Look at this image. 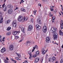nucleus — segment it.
Masks as SVG:
<instances>
[{
	"instance_id": "46",
	"label": "nucleus",
	"mask_w": 63,
	"mask_h": 63,
	"mask_svg": "<svg viewBox=\"0 0 63 63\" xmlns=\"http://www.w3.org/2000/svg\"><path fill=\"white\" fill-rule=\"evenodd\" d=\"M49 16H50V17H51V16H53V15L51 14V15H49Z\"/></svg>"
},
{
	"instance_id": "20",
	"label": "nucleus",
	"mask_w": 63,
	"mask_h": 63,
	"mask_svg": "<svg viewBox=\"0 0 63 63\" xmlns=\"http://www.w3.org/2000/svg\"><path fill=\"white\" fill-rule=\"evenodd\" d=\"M21 30L22 32H23V33H25V32H24V27L22 28L21 29Z\"/></svg>"
},
{
	"instance_id": "60",
	"label": "nucleus",
	"mask_w": 63,
	"mask_h": 63,
	"mask_svg": "<svg viewBox=\"0 0 63 63\" xmlns=\"http://www.w3.org/2000/svg\"><path fill=\"white\" fill-rule=\"evenodd\" d=\"M34 51V50L33 49L32 52H33V51Z\"/></svg>"
},
{
	"instance_id": "47",
	"label": "nucleus",
	"mask_w": 63,
	"mask_h": 63,
	"mask_svg": "<svg viewBox=\"0 0 63 63\" xmlns=\"http://www.w3.org/2000/svg\"><path fill=\"white\" fill-rule=\"evenodd\" d=\"M33 13L34 14V15H36V12H34V11L33 12Z\"/></svg>"
},
{
	"instance_id": "54",
	"label": "nucleus",
	"mask_w": 63,
	"mask_h": 63,
	"mask_svg": "<svg viewBox=\"0 0 63 63\" xmlns=\"http://www.w3.org/2000/svg\"><path fill=\"white\" fill-rule=\"evenodd\" d=\"M40 11H41V9H39L38 12H40Z\"/></svg>"
},
{
	"instance_id": "56",
	"label": "nucleus",
	"mask_w": 63,
	"mask_h": 63,
	"mask_svg": "<svg viewBox=\"0 0 63 63\" xmlns=\"http://www.w3.org/2000/svg\"><path fill=\"white\" fill-rule=\"evenodd\" d=\"M21 1H22V2H23V3L24 2V1H23V0H21Z\"/></svg>"
},
{
	"instance_id": "36",
	"label": "nucleus",
	"mask_w": 63,
	"mask_h": 63,
	"mask_svg": "<svg viewBox=\"0 0 63 63\" xmlns=\"http://www.w3.org/2000/svg\"><path fill=\"white\" fill-rule=\"evenodd\" d=\"M52 18L53 19H55V16H53L52 17Z\"/></svg>"
},
{
	"instance_id": "12",
	"label": "nucleus",
	"mask_w": 63,
	"mask_h": 63,
	"mask_svg": "<svg viewBox=\"0 0 63 63\" xmlns=\"http://www.w3.org/2000/svg\"><path fill=\"white\" fill-rule=\"evenodd\" d=\"M17 34H18V32L15 31L13 32V34L14 35H16Z\"/></svg>"
},
{
	"instance_id": "44",
	"label": "nucleus",
	"mask_w": 63,
	"mask_h": 63,
	"mask_svg": "<svg viewBox=\"0 0 63 63\" xmlns=\"http://www.w3.org/2000/svg\"><path fill=\"white\" fill-rule=\"evenodd\" d=\"M24 62L26 63H28V62H27V61L25 60L24 61Z\"/></svg>"
},
{
	"instance_id": "57",
	"label": "nucleus",
	"mask_w": 63,
	"mask_h": 63,
	"mask_svg": "<svg viewBox=\"0 0 63 63\" xmlns=\"http://www.w3.org/2000/svg\"><path fill=\"white\" fill-rule=\"evenodd\" d=\"M22 40H21L20 41H19V42H21L22 41Z\"/></svg>"
},
{
	"instance_id": "61",
	"label": "nucleus",
	"mask_w": 63,
	"mask_h": 63,
	"mask_svg": "<svg viewBox=\"0 0 63 63\" xmlns=\"http://www.w3.org/2000/svg\"><path fill=\"white\" fill-rule=\"evenodd\" d=\"M22 3V1H21V2H20V4H21V3Z\"/></svg>"
},
{
	"instance_id": "28",
	"label": "nucleus",
	"mask_w": 63,
	"mask_h": 63,
	"mask_svg": "<svg viewBox=\"0 0 63 63\" xmlns=\"http://www.w3.org/2000/svg\"><path fill=\"white\" fill-rule=\"evenodd\" d=\"M12 25H13V27H16V24H12Z\"/></svg>"
},
{
	"instance_id": "64",
	"label": "nucleus",
	"mask_w": 63,
	"mask_h": 63,
	"mask_svg": "<svg viewBox=\"0 0 63 63\" xmlns=\"http://www.w3.org/2000/svg\"><path fill=\"white\" fill-rule=\"evenodd\" d=\"M17 60H20V59L18 58V59H17Z\"/></svg>"
},
{
	"instance_id": "9",
	"label": "nucleus",
	"mask_w": 63,
	"mask_h": 63,
	"mask_svg": "<svg viewBox=\"0 0 63 63\" xmlns=\"http://www.w3.org/2000/svg\"><path fill=\"white\" fill-rule=\"evenodd\" d=\"M14 47L13 45H10L9 49L10 50H13V49H14Z\"/></svg>"
},
{
	"instance_id": "50",
	"label": "nucleus",
	"mask_w": 63,
	"mask_h": 63,
	"mask_svg": "<svg viewBox=\"0 0 63 63\" xmlns=\"http://www.w3.org/2000/svg\"><path fill=\"white\" fill-rule=\"evenodd\" d=\"M41 61L42 62H43V58H42V59L41 60Z\"/></svg>"
},
{
	"instance_id": "32",
	"label": "nucleus",
	"mask_w": 63,
	"mask_h": 63,
	"mask_svg": "<svg viewBox=\"0 0 63 63\" xmlns=\"http://www.w3.org/2000/svg\"><path fill=\"white\" fill-rule=\"evenodd\" d=\"M63 59H61L60 62V63H63Z\"/></svg>"
},
{
	"instance_id": "52",
	"label": "nucleus",
	"mask_w": 63,
	"mask_h": 63,
	"mask_svg": "<svg viewBox=\"0 0 63 63\" xmlns=\"http://www.w3.org/2000/svg\"><path fill=\"white\" fill-rule=\"evenodd\" d=\"M33 50H34V49H35V48H36L35 47H33Z\"/></svg>"
},
{
	"instance_id": "45",
	"label": "nucleus",
	"mask_w": 63,
	"mask_h": 63,
	"mask_svg": "<svg viewBox=\"0 0 63 63\" xmlns=\"http://www.w3.org/2000/svg\"><path fill=\"white\" fill-rule=\"evenodd\" d=\"M11 60H12L13 61H15V60H14L12 58H11Z\"/></svg>"
},
{
	"instance_id": "39",
	"label": "nucleus",
	"mask_w": 63,
	"mask_h": 63,
	"mask_svg": "<svg viewBox=\"0 0 63 63\" xmlns=\"http://www.w3.org/2000/svg\"><path fill=\"white\" fill-rule=\"evenodd\" d=\"M31 20L32 22H33V18H31Z\"/></svg>"
},
{
	"instance_id": "6",
	"label": "nucleus",
	"mask_w": 63,
	"mask_h": 63,
	"mask_svg": "<svg viewBox=\"0 0 63 63\" xmlns=\"http://www.w3.org/2000/svg\"><path fill=\"white\" fill-rule=\"evenodd\" d=\"M33 28V27L31 25H30L28 28V31H31L32 29V28Z\"/></svg>"
},
{
	"instance_id": "53",
	"label": "nucleus",
	"mask_w": 63,
	"mask_h": 63,
	"mask_svg": "<svg viewBox=\"0 0 63 63\" xmlns=\"http://www.w3.org/2000/svg\"><path fill=\"white\" fill-rule=\"evenodd\" d=\"M54 20H55V19H53V21H52V22L53 23V22H54Z\"/></svg>"
},
{
	"instance_id": "4",
	"label": "nucleus",
	"mask_w": 63,
	"mask_h": 63,
	"mask_svg": "<svg viewBox=\"0 0 63 63\" xmlns=\"http://www.w3.org/2000/svg\"><path fill=\"white\" fill-rule=\"evenodd\" d=\"M46 41L48 43H50V39H49V37H46Z\"/></svg>"
},
{
	"instance_id": "10",
	"label": "nucleus",
	"mask_w": 63,
	"mask_h": 63,
	"mask_svg": "<svg viewBox=\"0 0 63 63\" xmlns=\"http://www.w3.org/2000/svg\"><path fill=\"white\" fill-rule=\"evenodd\" d=\"M37 22L39 24H42V22L41 21V19L40 18H38L37 20Z\"/></svg>"
},
{
	"instance_id": "30",
	"label": "nucleus",
	"mask_w": 63,
	"mask_h": 63,
	"mask_svg": "<svg viewBox=\"0 0 63 63\" xmlns=\"http://www.w3.org/2000/svg\"><path fill=\"white\" fill-rule=\"evenodd\" d=\"M8 8H10L11 7L10 6H11V8H13V6H12V5H8Z\"/></svg>"
},
{
	"instance_id": "26",
	"label": "nucleus",
	"mask_w": 63,
	"mask_h": 63,
	"mask_svg": "<svg viewBox=\"0 0 63 63\" xmlns=\"http://www.w3.org/2000/svg\"><path fill=\"white\" fill-rule=\"evenodd\" d=\"M39 51H37L36 52V55H39Z\"/></svg>"
},
{
	"instance_id": "17",
	"label": "nucleus",
	"mask_w": 63,
	"mask_h": 63,
	"mask_svg": "<svg viewBox=\"0 0 63 63\" xmlns=\"http://www.w3.org/2000/svg\"><path fill=\"white\" fill-rule=\"evenodd\" d=\"M5 51H6V49L4 48H3L1 50L2 52H4Z\"/></svg>"
},
{
	"instance_id": "37",
	"label": "nucleus",
	"mask_w": 63,
	"mask_h": 63,
	"mask_svg": "<svg viewBox=\"0 0 63 63\" xmlns=\"http://www.w3.org/2000/svg\"><path fill=\"white\" fill-rule=\"evenodd\" d=\"M8 62V60H5V63H7Z\"/></svg>"
},
{
	"instance_id": "25",
	"label": "nucleus",
	"mask_w": 63,
	"mask_h": 63,
	"mask_svg": "<svg viewBox=\"0 0 63 63\" xmlns=\"http://www.w3.org/2000/svg\"><path fill=\"white\" fill-rule=\"evenodd\" d=\"M31 43V42L29 41H27V42L26 44V45L27 46H28V44H29V43Z\"/></svg>"
},
{
	"instance_id": "13",
	"label": "nucleus",
	"mask_w": 63,
	"mask_h": 63,
	"mask_svg": "<svg viewBox=\"0 0 63 63\" xmlns=\"http://www.w3.org/2000/svg\"><path fill=\"white\" fill-rule=\"evenodd\" d=\"M42 53L43 54H45L46 53V51L45 50L44 48H42Z\"/></svg>"
},
{
	"instance_id": "48",
	"label": "nucleus",
	"mask_w": 63,
	"mask_h": 63,
	"mask_svg": "<svg viewBox=\"0 0 63 63\" xmlns=\"http://www.w3.org/2000/svg\"><path fill=\"white\" fill-rule=\"evenodd\" d=\"M60 12H61L62 13V15L63 16V13L62 12V11H61Z\"/></svg>"
},
{
	"instance_id": "55",
	"label": "nucleus",
	"mask_w": 63,
	"mask_h": 63,
	"mask_svg": "<svg viewBox=\"0 0 63 63\" xmlns=\"http://www.w3.org/2000/svg\"><path fill=\"white\" fill-rule=\"evenodd\" d=\"M0 41L1 42H1V38H0Z\"/></svg>"
},
{
	"instance_id": "5",
	"label": "nucleus",
	"mask_w": 63,
	"mask_h": 63,
	"mask_svg": "<svg viewBox=\"0 0 63 63\" xmlns=\"http://www.w3.org/2000/svg\"><path fill=\"white\" fill-rule=\"evenodd\" d=\"M47 27L46 26H44L43 28V31L44 33H46L47 32Z\"/></svg>"
},
{
	"instance_id": "23",
	"label": "nucleus",
	"mask_w": 63,
	"mask_h": 63,
	"mask_svg": "<svg viewBox=\"0 0 63 63\" xmlns=\"http://www.w3.org/2000/svg\"><path fill=\"white\" fill-rule=\"evenodd\" d=\"M16 20H14V21L12 23V24H16Z\"/></svg>"
},
{
	"instance_id": "63",
	"label": "nucleus",
	"mask_w": 63,
	"mask_h": 63,
	"mask_svg": "<svg viewBox=\"0 0 63 63\" xmlns=\"http://www.w3.org/2000/svg\"><path fill=\"white\" fill-rule=\"evenodd\" d=\"M62 10L63 11V7H62Z\"/></svg>"
},
{
	"instance_id": "42",
	"label": "nucleus",
	"mask_w": 63,
	"mask_h": 63,
	"mask_svg": "<svg viewBox=\"0 0 63 63\" xmlns=\"http://www.w3.org/2000/svg\"><path fill=\"white\" fill-rule=\"evenodd\" d=\"M18 9V8L17 7H16V9H15V10H17Z\"/></svg>"
},
{
	"instance_id": "16",
	"label": "nucleus",
	"mask_w": 63,
	"mask_h": 63,
	"mask_svg": "<svg viewBox=\"0 0 63 63\" xmlns=\"http://www.w3.org/2000/svg\"><path fill=\"white\" fill-rule=\"evenodd\" d=\"M61 22L62 24H61V29H62L63 28V20H61Z\"/></svg>"
},
{
	"instance_id": "7",
	"label": "nucleus",
	"mask_w": 63,
	"mask_h": 63,
	"mask_svg": "<svg viewBox=\"0 0 63 63\" xmlns=\"http://www.w3.org/2000/svg\"><path fill=\"white\" fill-rule=\"evenodd\" d=\"M5 5V3H4L2 5V7L3 8V10L4 11H6L7 9V7H5V6H4Z\"/></svg>"
},
{
	"instance_id": "22",
	"label": "nucleus",
	"mask_w": 63,
	"mask_h": 63,
	"mask_svg": "<svg viewBox=\"0 0 63 63\" xmlns=\"http://www.w3.org/2000/svg\"><path fill=\"white\" fill-rule=\"evenodd\" d=\"M52 58V59L53 62H54V61H55L56 60V58L54 57H53Z\"/></svg>"
},
{
	"instance_id": "49",
	"label": "nucleus",
	"mask_w": 63,
	"mask_h": 63,
	"mask_svg": "<svg viewBox=\"0 0 63 63\" xmlns=\"http://www.w3.org/2000/svg\"><path fill=\"white\" fill-rule=\"evenodd\" d=\"M55 13H56L57 12V10H56V9L55 10Z\"/></svg>"
},
{
	"instance_id": "41",
	"label": "nucleus",
	"mask_w": 63,
	"mask_h": 63,
	"mask_svg": "<svg viewBox=\"0 0 63 63\" xmlns=\"http://www.w3.org/2000/svg\"><path fill=\"white\" fill-rule=\"evenodd\" d=\"M36 56L37 55L35 54L33 56V57H36Z\"/></svg>"
},
{
	"instance_id": "31",
	"label": "nucleus",
	"mask_w": 63,
	"mask_h": 63,
	"mask_svg": "<svg viewBox=\"0 0 63 63\" xmlns=\"http://www.w3.org/2000/svg\"><path fill=\"white\" fill-rule=\"evenodd\" d=\"M21 10L22 11H23L24 12H25V10L24 8H22L21 9Z\"/></svg>"
},
{
	"instance_id": "3",
	"label": "nucleus",
	"mask_w": 63,
	"mask_h": 63,
	"mask_svg": "<svg viewBox=\"0 0 63 63\" xmlns=\"http://www.w3.org/2000/svg\"><path fill=\"white\" fill-rule=\"evenodd\" d=\"M23 19V17L20 16L18 17L17 19L19 21H22Z\"/></svg>"
},
{
	"instance_id": "38",
	"label": "nucleus",
	"mask_w": 63,
	"mask_h": 63,
	"mask_svg": "<svg viewBox=\"0 0 63 63\" xmlns=\"http://www.w3.org/2000/svg\"><path fill=\"white\" fill-rule=\"evenodd\" d=\"M35 48H38V46H37V45H35Z\"/></svg>"
},
{
	"instance_id": "11",
	"label": "nucleus",
	"mask_w": 63,
	"mask_h": 63,
	"mask_svg": "<svg viewBox=\"0 0 63 63\" xmlns=\"http://www.w3.org/2000/svg\"><path fill=\"white\" fill-rule=\"evenodd\" d=\"M13 12V10L12 9H10L8 11V12L9 14H12Z\"/></svg>"
},
{
	"instance_id": "14",
	"label": "nucleus",
	"mask_w": 63,
	"mask_h": 63,
	"mask_svg": "<svg viewBox=\"0 0 63 63\" xmlns=\"http://www.w3.org/2000/svg\"><path fill=\"white\" fill-rule=\"evenodd\" d=\"M39 58L37 57L35 59V63H37L38 61H39Z\"/></svg>"
},
{
	"instance_id": "59",
	"label": "nucleus",
	"mask_w": 63,
	"mask_h": 63,
	"mask_svg": "<svg viewBox=\"0 0 63 63\" xmlns=\"http://www.w3.org/2000/svg\"><path fill=\"white\" fill-rule=\"evenodd\" d=\"M6 59L7 60H9V59H8V57H7V58H6Z\"/></svg>"
},
{
	"instance_id": "34",
	"label": "nucleus",
	"mask_w": 63,
	"mask_h": 63,
	"mask_svg": "<svg viewBox=\"0 0 63 63\" xmlns=\"http://www.w3.org/2000/svg\"><path fill=\"white\" fill-rule=\"evenodd\" d=\"M19 38V37L17 36H16L15 37V38L16 39H18Z\"/></svg>"
},
{
	"instance_id": "33",
	"label": "nucleus",
	"mask_w": 63,
	"mask_h": 63,
	"mask_svg": "<svg viewBox=\"0 0 63 63\" xmlns=\"http://www.w3.org/2000/svg\"><path fill=\"white\" fill-rule=\"evenodd\" d=\"M5 39V37H3V39L2 40V41H3V42H4V41H5V40H4Z\"/></svg>"
},
{
	"instance_id": "58",
	"label": "nucleus",
	"mask_w": 63,
	"mask_h": 63,
	"mask_svg": "<svg viewBox=\"0 0 63 63\" xmlns=\"http://www.w3.org/2000/svg\"><path fill=\"white\" fill-rule=\"evenodd\" d=\"M14 62H15V63H16V61H15V60H14Z\"/></svg>"
},
{
	"instance_id": "27",
	"label": "nucleus",
	"mask_w": 63,
	"mask_h": 63,
	"mask_svg": "<svg viewBox=\"0 0 63 63\" xmlns=\"http://www.w3.org/2000/svg\"><path fill=\"white\" fill-rule=\"evenodd\" d=\"M11 27H9L8 28H7V31H9V30H11Z\"/></svg>"
},
{
	"instance_id": "24",
	"label": "nucleus",
	"mask_w": 63,
	"mask_h": 63,
	"mask_svg": "<svg viewBox=\"0 0 63 63\" xmlns=\"http://www.w3.org/2000/svg\"><path fill=\"white\" fill-rule=\"evenodd\" d=\"M50 9L51 11H52V12H53V8H52V6H51Z\"/></svg>"
},
{
	"instance_id": "62",
	"label": "nucleus",
	"mask_w": 63,
	"mask_h": 63,
	"mask_svg": "<svg viewBox=\"0 0 63 63\" xmlns=\"http://www.w3.org/2000/svg\"><path fill=\"white\" fill-rule=\"evenodd\" d=\"M58 63V61H56V62L55 63Z\"/></svg>"
},
{
	"instance_id": "35",
	"label": "nucleus",
	"mask_w": 63,
	"mask_h": 63,
	"mask_svg": "<svg viewBox=\"0 0 63 63\" xmlns=\"http://www.w3.org/2000/svg\"><path fill=\"white\" fill-rule=\"evenodd\" d=\"M11 33H10V32H8L7 33L6 35H10V34Z\"/></svg>"
},
{
	"instance_id": "51",
	"label": "nucleus",
	"mask_w": 63,
	"mask_h": 63,
	"mask_svg": "<svg viewBox=\"0 0 63 63\" xmlns=\"http://www.w3.org/2000/svg\"><path fill=\"white\" fill-rule=\"evenodd\" d=\"M42 0L44 2H46V1L47 0Z\"/></svg>"
},
{
	"instance_id": "18",
	"label": "nucleus",
	"mask_w": 63,
	"mask_h": 63,
	"mask_svg": "<svg viewBox=\"0 0 63 63\" xmlns=\"http://www.w3.org/2000/svg\"><path fill=\"white\" fill-rule=\"evenodd\" d=\"M59 34H60L61 36H63V32H62L61 30L60 31Z\"/></svg>"
},
{
	"instance_id": "8",
	"label": "nucleus",
	"mask_w": 63,
	"mask_h": 63,
	"mask_svg": "<svg viewBox=\"0 0 63 63\" xmlns=\"http://www.w3.org/2000/svg\"><path fill=\"white\" fill-rule=\"evenodd\" d=\"M36 29L38 30L40 29L41 28V26L38 25H36Z\"/></svg>"
},
{
	"instance_id": "1",
	"label": "nucleus",
	"mask_w": 63,
	"mask_h": 63,
	"mask_svg": "<svg viewBox=\"0 0 63 63\" xmlns=\"http://www.w3.org/2000/svg\"><path fill=\"white\" fill-rule=\"evenodd\" d=\"M50 32L51 33H52V35H53L54 37L53 38L54 40H56L58 38V34L57 33H55L56 32V31H53L51 29L50 30Z\"/></svg>"
},
{
	"instance_id": "19",
	"label": "nucleus",
	"mask_w": 63,
	"mask_h": 63,
	"mask_svg": "<svg viewBox=\"0 0 63 63\" xmlns=\"http://www.w3.org/2000/svg\"><path fill=\"white\" fill-rule=\"evenodd\" d=\"M28 54H29L30 56V57H29V58L30 59H31V58L32 56H31V52H29L28 53Z\"/></svg>"
},
{
	"instance_id": "21",
	"label": "nucleus",
	"mask_w": 63,
	"mask_h": 63,
	"mask_svg": "<svg viewBox=\"0 0 63 63\" xmlns=\"http://www.w3.org/2000/svg\"><path fill=\"white\" fill-rule=\"evenodd\" d=\"M28 19V18L27 17H24V21H26Z\"/></svg>"
},
{
	"instance_id": "43",
	"label": "nucleus",
	"mask_w": 63,
	"mask_h": 63,
	"mask_svg": "<svg viewBox=\"0 0 63 63\" xmlns=\"http://www.w3.org/2000/svg\"><path fill=\"white\" fill-rule=\"evenodd\" d=\"M38 6H40V7H41V4L39 3L38 4Z\"/></svg>"
},
{
	"instance_id": "2",
	"label": "nucleus",
	"mask_w": 63,
	"mask_h": 63,
	"mask_svg": "<svg viewBox=\"0 0 63 63\" xmlns=\"http://www.w3.org/2000/svg\"><path fill=\"white\" fill-rule=\"evenodd\" d=\"M0 23H2L3 21V18L2 17V13L1 12H0Z\"/></svg>"
},
{
	"instance_id": "29",
	"label": "nucleus",
	"mask_w": 63,
	"mask_h": 63,
	"mask_svg": "<svg viewBox=\"0 0 63 63\" xmlns=\"http://www.w3.org/2000/svg\"><path fill=\"white\" fill-rule=\"evenodd\" d=\"M10 20H8L6 22H7V24H9L10 22Z\"/></svg>"
},
{
	"instance_id": "15",
	"label": "nucleus",
	"mask_w": 63,
	"mask_h": 63,
	"mask_svg": "<svg viewBox=\"0 0 63 63\" xmlns=\"http://www.w3.org/2000/svg\"><path fill=\"white\" fill-rule=\"evenodd\" d=\"M48 60L49 61L51 62H53V61L52 58H49L48 59Z\"/></svg>"
},
{
	"instance_id": "40",
	"label": "nucleus",
	"mask_w": 63,
	"mask_h": 63,
	"mask_svg": "<svg viewBox=\"0 0 63 63\" xmlns=\"http://www.w3.org/2000/svg\"><path fill=\"white\" fill-rule=\"evenodd\" d=\"M17 55L18 56V57H19V58H20V54H17Z\"/></svg>"
}]
</instances>
